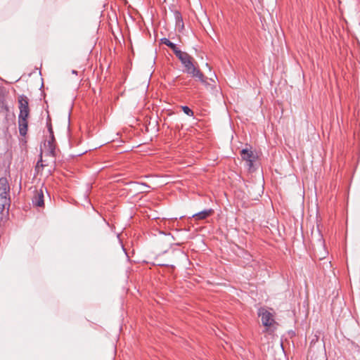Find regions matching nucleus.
Returning a JSON list of instances; mask_svg holds the SVG:
<instances>
[{
    "label": "nucleus",
    "mask_w": 360,
    "mask_h": 360,
    "mask_svg": "<svg viewBox=\"0 0 360 360\" xmlns=\"http://www.w3.org/2000/svg\"><path fill=\"white\" fill-rule=\"evenodd\" d=\"M177 58L184 68V72L191 75L192 77L196 78L202 84L208 85L207 78L198 68H195L192 61V57L188 53L183 51Z\"/></svg>",
    "instance_id": "f257e3e1"
},
{
    "label": "nucleus",
    "mask_w": 360,
    "mask_h": 360,
    "mask_svg": "<svg viewBox=\"0 0 360 360\" xmlns=\"http://www.w3.org/2000/svg\"><path fill=\"white\" fill-rule=\"evenodd\" d=\"M258 316L261 318L262 325L266 328L271 326L275 323L273 314L264 308L259 309Z\"/></svg>",
    "instance_id": "f03ea898"
},
{
    "label": "nucleus",
    "mask_w": 360,
    "mask_h": 360,
    "mask_svg": "<svg viewBox=\"0 0 360 360\" xmlns=\"http://www.w3.org/2000/svg\"><path fill=\"white\" fill-rule=\"evenodd\" d=\"M18 104L20 109L18 117H20L22 115L24 117H28L30 108L27 97L24 94L19 96Z\"/></svg>",
    "instance_id": "7ed1b4c3"
},
{
    "label": "nucleus",
    "mask_w": 360,
    "mask_h": 360,
    "mask_svg": "<svg viewBox=\"0 0 360 360\" xmlns=\"http://www.w3.org/2000/svg\"><path fill=\"white\" fill-rule=\"evenodd\" d=\"M44 195L42 189L36 190L32 199V205L35 207H41L44 205Z\"/></svg>",
    "instance_id": "20e7f679"
},
{
    "label": "nucleus",
    "mask_w": 360,
    "mask_h": 360,
    "mask_svg": "<svg viewBox=\"0 0 360 360\" xmlns=\"http://www.w3.org/2000/svg\"><path fill=\"white\" fill-rule=\"evenodd\" d=\"M10 186L6 177L0 178V196L9 198Z\"/></svg>",
    "instance_id": "39448f33"
},
{
    "label": "nucleus",
    "mask_w": 360,
    "mask_h": 360,
    "mask_svg": "<svg viewBox=\"0 0 360 360\" xmlns=\"http://www.w3.org/2000/svg\"><path fill=\"white\" fill-rule=\"evenodd\" d=\"M18 129L20 135L25 136L27 133L28 122L27 117H24L22 115L18 117Z\"/></svg>",
    "instance_id": "423d86ee"
},
{
    "label": "nucleus",
    "mask_w": 360,
    "mask_h": 360,
    "mask_svg": "<svg viewBox=\"0 0 360 360\" xmlns=\"http://www.w3.org/2000/svg\"><path fill=\"white\" fill-rule=\"evenodd\" d=\"M160 42L163 44H165L168 47H169L175 56H179L183 51H181L178 47L177 45L173 42H172L169 39L163 37L160 39Z\"/></svg>",
    "instance_id": "0eeeda50"
},
{
    "label": "nucleus",
    "mask_w": 360,
    "mask_h": 360,
    "mask_svg": "<svg viewBox=\"0 0 360 360\" xmlns=\"http://www.w3.org/2000/svg\"><path fill=\"white\" fill-rule=\"evenodd\" d=\"M240 156L243 160L246 162H255L257 158V156L253 153V152L248 148H243L240 151Z\"/></svg>",
    "instance_id": "6e6552de"
},
{
    "label": "nucleus",
    "mask_w": 360,
    "mask_h": 360,
    "mask_svg": "<svg viewBox=\"0 0 360 360\" xmlns=\"http://www.w3.org/2000/svg\"><path fill=\"white\" fill-rule=\"evenodd\" d=\"M214 212L212 209H205L200 212H198L194 214H193L192 217L195 218L197 220H202L207 218L210 214Z\"/></svg>",
    "instance_id": "1a4fd4ad"
},
{
    "label": "nucleus",
    "mask_w": 360,
    "mask_h": 360,
    "mask_svg": "<svg viewBox=\"0 0 360 360\" xmlns=\"http://www.w3.org/2000/svg\"><path fill=\"white\" fill-rule=\"evenodd\" d=\"M49 140L47 141V148L49 150V155L51 157H56V146L54 142L56 141L54 134L49 135Z\"/></svg>",
    "instance_id": "9d476101"
},
{
    "label": "nucleus",
    "mask_w": 360,
    "mask_h": 360,
    "mask_svg": "<svg viewBox=\"0 0 360 360\" xmlns=\"http://www.w3.org/2000/svg\"><path fill=\"white\" fill-rule=\"evenodd\" d=\"M174 17L176 22V26L179 28L183 29L184 27L183 18L181 13L179 11H174Z\"/></svg>",
    "instance_id": "9b49d317"
},
{
    "label": "nucleus",
    "mask_w": 360,
    "mask_h": 360,
    "mask_svg": "<svg viewBox=\"0 0 360 360\" xmlns=\"http://www.w3.org/2000/svg\"><path fill=\"white\" fill-rule=\"evenodd\" d=\"M182 111L188 116L192 117L193 116V110L187 105H182L181 107Z\"/></svg>",
    "instance_id": "f8f14e48"
},
{
    "label": "nucleus",
    "mask_w": 360,
    "mask_h": 360,
    "mask_svg": "<svg viewBox=\"0 0 360 360\" xmlns=\"http://www.w3.org/2000/svg\"><path fill=\"white\" fill-rule=\"evenodd\" d=\"M40 158L39 160L37 161L36 166H35V170L37 171L39 167L44 168L45 165L42 163V153H40Z\"/></svg>",
    "instance_id": "ddd939ff"
},
{
    "label": "nucleus",
    "mask_w": 360,
    "mask_h": 360,
    "mask_svg": "<svg viewBox=\"0 0 360 360\" xmlns=\"http://www.w3.org/2000/svg\"><path fill=\"white\" fill-rule=\"evenodd\" d=\"M46 127H47V129L49 133V135L53 134V130L52 124L50 121L49 117H48V120L46 122Z\"/></svg>",
    "instance_id": "4468645a"
},
{
    "label": "nucleus",
    "mask_w": 360,
    "mask_h": 360,
    "mask_svg": "<svg viewBox=\"0 0 360 360\" xmlns=\"http://www.w3.org/2000/svg\"><path fill=\"white\" fill-rule=\"evenodd\" d=\"M253 163H254V162H247V165H248L249 169H251L252 167Z\"/></svg>",
    "instance_id": "2eb2a0df"
},
{
    "label": "nucleus",
    "mask_w": 360,
    "mask_h": 360,
    "mask_svg": "<svg viewBox=\"0 0 360 360\" xmlns=\"http://www.w3.org/2000/svg\"><path fill=\"white\" fill-rule=\"evenodd\" d=\"M139 185L146 187V188H150V186L146 183L139 184Z\"/></svg>",
    "instance_id": "dca6fc26"
},
{
    "label": "nucleus",
    "mask_w": 360,
    "mask_h": 360,
    "mask_svg": "<svg viewBox=\"0 0 360 360\" xmlns=\"http://www.w3.org/2000/svg\"><path fill=\"white\" fill-rule=\"evenodd\" d=\"M122 248L123 251L124 252V253H125V255H126L127 257L129 259V256H128V255H127V251H126V249L124 248V245H122Z\"/></svg>",
    "instance_id": "f3484780"
},
{
    "label": "nucleus",
    "mask_w": 360,
    "mask_h": 360,
    "mask_svg": "<svg viewBox=\"0 0 360 360\" xmlns=\"http://www.w3.org/2000/svg\"><path fill=\"white\" fill-rule=\"evenodd\" d=\"M72 73L74 74V75H77V71L75 70H72Z\"/></svg>",
    "instance_id": "a211bd4d"
},
{
    "label": "nucleus",
    "mask_w": 360,
    "mask_h": 360,
    "mask_svg": "<svg viewBox=\"0 0 360 360\" xmlns=\"http://www.w3.org/2000/svg\"><path fill=\"white\" fill-rule=\"evenodd\" d=\"M162 265H163V266H171V267H172V268H174V265H169V264H162Z\"/></svg>",
    "instance_id": "6ab92c4d"
},
{
    "label": "nucleus",
    "mask_w": 360,
    "mask_h": 360,
    "mask_svg": "<svg viewBox=\"0 0 360 360\" xmlns=\"http://www.w3.org/2000/svg\"><path fill=\"white\" fill-rule=\"evenodd\" d=\"M70 112H69V115H68V123L70 124Z\"/></svg>",
    "instance_id": "aec40b11"
},
{
    "label": "nucleus",
    "mask_w": 360,
    "mask_h": 360,
    "mask_svg": "<svg viewBox=\"0 0 360 360\" xmlns=\"http://www.w3.org/2000/svg\"><path fill=\"white\" fill-rule=\"evenodd\" d=\"M5 109L8 110V107L6 105L5 106Z\"/></svg>",
    "instance_id": "412c9836"
}]
</instances>
